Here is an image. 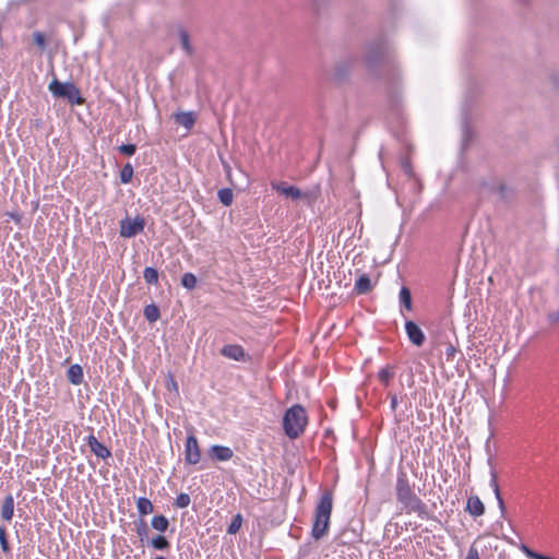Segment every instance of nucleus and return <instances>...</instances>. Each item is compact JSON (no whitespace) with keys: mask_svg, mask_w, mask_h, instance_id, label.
I'll return each instance as SVG.
<instances>
[{"mask_svg":"<svg viewBox=\"0 0 559 559\" xmlns=\"http://www.w3.org/2000/svg\"><path fill=\"white\" fill-rule=\"evenodd\" d=\"M143 314L144 318L151 323L156 322L160 316L158 307L154 304L145 306Z\"/></svg>","mask_w":559,"mask_h":559,"instance_id":"nucleus-26","label":"nucleus"},{"mask_svg":"<svg viewBox=\"0 0 559 559\" xmlns=\"http://www.w3.org/2000/svg\"><path fill=\"white\" fill-rule=\"evenodd\" d=\"M48 91L55 98L64 99L71 105H83L85 103L80 88L72 82H61L55 78L49 83Z\"/></svg>","mask_w":559,"mask_h":559,"instance_id":"nucleus-5","label":"nucleus"},{"mask_svg":"<svg viewBox=\"0 0 559 559\" xmlns=\"http://www.w3.org/2000/svg\"><path fill=\"white\" fill-rule=\"evenodd\" d=\"M400 302L407 311L413 309L412 293L408 287L403 286L399 294Z\"/></svg>","mask_w":559,"mask_h":559,"instance_id":"nucleus-24","label":"nucleus"},{"mask_svg":"<svg viewBox=\"0 0 559 559\" xmlns=\"http://www.w3.org/2000/svg\"><path fill=\"white\" fill-rule=\"evenodd\" d=\"M147 544H150L155 550L159 551H165L170 547V542L162 534L153 537Z\"/></svg>","mask_w":559,"mask_h":559,"instance_id":"nucleus-22","label":"nucleus"},{"mask_svg":"<svg viewBox=\"0 0 559 559\" xmlns=\"http://www.w3.org/2000/svg\"><path fill=\"white\" fill-rule=\"evenodd\" d=\"M221 355L235 361L246 362L250 359L249 354H247L245 348L238 344H227L223 346Z\"/></svg>","mask_w":559,"mask_h":559,"instance_id":"nucleus-9","label":"nucleus"},{"mask_svg":"<svg viewBox=\"0 0 559 559\" xmlns=\"http://www.w3.org/2000/svg\"><path fill=\"white\" fill-rule=\"evenodd\" d=\"M151 526L159 533H165L169 527V520L163 514L154 515L151 520Z\"/></svg>","mask_w":559,"mask_h":559,"instance_id":"nucleus-20","label":"nucleus"},{"mask_svg":"<svg viewBox=\"0 0 559 559\" xmlns=\"http://www.w3.org/2000/svg\"><path fill=\"white\" fill-rule=\"evenodd\" d=\"M397 396L395 394H391L390 395V407L393 412L396 411V407H397Z\"/></svg>","mask_w":559,"mask_h":559,"instance_id":"nucleus-41","label":"nucleus"},{"mask_svg":"<svg viewBox=\"0 0 559 559\" xmlns=\"http://www.w3.org/2000/svg\"><path fill=\"white\" fill-rule=\"evenodd\" d=\"M136 535L142 544L148 543V525L144 519L134 522Z\"/></svg>","mask_w":559,"mask_h":559,"instance_id":"nucleus-21","label":"nucleus"},{"mask_svg":"<svg viewBox=\"0 0 559 559\" xmlns=\"http://www.w3.org/2000/svg\"><path fill=\"white\" fill-rule=\"evenodd\" d=\"M217 198L223 205L229 206L234 200L233 190L229 188L219 189L217 192Z\"/></svg>","mask_w":559,"mask_h":559,"instance_id":"nucleus-27","label":"nucleus"},{"mask_svg":"<svg viewBox=\"0 0 559 559\" xmlns=\"http://www.w3.org/2000/svg\"><path fill=\"white\" fill-rule=\"evenodd\" d=\"M535 559H554V558L538 552Z\"/></svg>","mask_w":559,"mask_h":559,"instance_id":"nucleus-44","label":"nucleus"},{"mask_svg":"<svg viewBox=\"0 0 559 559\" xmlns=\"http://www.w3.org/2000/svg\"><path fill=\"white\" fill-rule=\"evenodd\" d=\"M197 282V277L193 273L187 272L181 276V285L189 290L195 288Z\"/></svg>","mask_w":559,"mask_h":559,"instance_id":"nucleus-31","label":"nucleus"},{"mask_svg":"<svg viewBox=\"0 0 559 559\" xmlns=\"http://www.w3.org/2000/svg\"><path fill=\"white\" fill-rule=\"evenodd\" d=\"M473 518L481 516L485 513V506L478 496H469L465 509Z\"/></svg>","mask_w":559,"mask_h":559,"instance_id":"nucleus-14","label":"nucleus"},{"mask_svg":"<svg viewBox=\"0 0 559 559\" xmlns=\"http://www.w3.org/2000/svg\"><path fill=\"white\" fill-rule=\"evenodd\" d=\"M170 388H177V384H176V382L173 379H171Z\"/></svg>","mask_w":559,"mask_h":559,"instance_id":"nucleus-46","label":"nucleus"},{"mask_svg":"<svg viewBox=\"0 0 559 559\" xmlns=\"http://www.w3.org/2000/svg\"><path fill=\"white\" fill-rule=\"evenodd\" d=\"M33 40L34 43L41 49L46 48V36L41 32H35L33 34Z\"/></svg>","mask_w":559,"mask_h":559,"instance_id":"nucleus-36","label":"nucleus"},{"mask_svg":"<svg viewBox=\"0 0 559 559\" xmlns=\"http://www.w3.org/2000/svg\"><path fill=\"white\" fill-rule=\"evenodd\" d=\"M174 119L176 123L185 127L189 131L193 128L197 116L193 111H179L174 115Z\"/></svg>","mask_w":559,"mask_h":559,"instance_id":"nucleus-15","label":"nucleus"},{"mask_svg":"<svg viewBox=\"0 0 559 559\" xmlns=\"http://www.w3.org/2000/svg\"><path fill=\"white\" fill-rule=\"evenodd\" d=\"M393 376L394 371L393 368L390 366H386L385 368L381 369L378 373L379 380L385 385L389 384Z\"/></svg>","mask_w":559,"mask_h":559,"instance_id":"nucleus-32","label":"nucleus"},{"mask_svg":"<svg viewBox=\"0 0 559 559\" xmlns=\"http://www.w3.org/2000/svg\"><path fill=\"white\" fill-rule=\"evenodd\" d=\"M170 388H177V384H176V382L173 379H171Z\"/></svg>","mask_w":559,"mask_h":559,"instance_id":"nucleus-47","label":"nucleus"},{"mask_svg":"<svg viewBox=\"0 0 559 559\" xmlns=\"http://www.w3.org/2000/svg\"><path fill=\"white\" fill-rule=\"evenodd\" d=\"M209 454L212 459L218 462H226L233 457L234 452L228 447L214 444L210 448Z\"/></svg>","mask_w":559,"mask_h":559,"instance_id":"nucleus-13","label":"nucleus"},{"mask_svg":"<svg viewBox=\"0 0 559 559\" xmlns=\"http://www.w3.org/2000/svg\"><path fill=\"white\" fill-rule=\"evenodd\" d=\"M145 227V221L141 216L134 218L126 217L120 221L119 234L123 238H132L142 233Z\"/></svg>","mask_w":559,"mask_h":559,"instance_id":"nucleus-6","label":"nucleus"},{"mask_svg":"<svg viewBox=\"0 0 559 559\" xmlns=\"http://www.w3.org/2000/svg\"><path fill=\"white\" fill-rule=\"evenodd\" d=\"M134 170L130 163H127L120 170V181L124 185L132 180Z\"/></svg>","mask_w":559,"mask_h":559,"instance_id":"nucleus-30","label":"nucleus"},{"mask_svg":"<svg viewBox=\"0 0 559 559\" xmlns=\"http://www.w3.org/2000/svg\"><path fill=\"white\" fill-rule=\"evenodd\" d=\"M462 130H463V146H466L467 142L472 139V131L469 130V128L467 126L466 119L463 120Z\"/></svg>","mask_w":559,"mask_h":559,"instance_id":"nucleus-37","label":"nucleus"},{"mask_svg":"<svg viewBox=\"0 0 559 559\" xmlns=\"http://www.w3.org/2000/svg\"><path fill=\"white\" fill-rule=\"evenodd\" d=\"M83 368L80 365L74 364L69 367L67 371V378L70 383L80 385L83 382Z\"/></svg>","mask_w":559,"mask_h":559,"instance_id":"nucleus-18","label":"nucleus"},{"mask_svg":"<svg viewBox=\"0 0 559 559\" xmlns=\"http://www.w3.org/2000/svg\"><path fill=\"white\" fill-rule=\"evenodd\" d=\"M353 66H354V60H352V59H344V60L338 61L334 68L333 76H334L335 81H337V82L345 81L348 78V75L353 69Z\"/></svg>","mask_w":559,"mask_h":559,"instance_id":"nucleus-12","label":"nucleus"},{"mask_svg":"<svg viewBox=\"0 0 559 559\" xmlns=\"http://www.w3.org/2000/svg\"><path fill=\"white\" fill-rule=\"evenodd\" d=\"M365 63L370 71L381 66L384 70V80L388 84L393 106L397 105V88L400 74L395 68L392 48L389 41L380 36L366 46Z\"/></svg>","mask_w":559,"mask_h":559,"instance_id":"nucleus-1","label":"nucleus"},{"mask_svg":"<svg viewBox=\"0 0 559 559\" xmlns=\"http://www.w3.org/2000/svg\"><path fill=\"white\" fill-rule=\"evenodd\" d=\"M465 559H479V554L476 547L471 546Z\"/></svg>","mask_w":559,"mask_h":559,"instance_id":"nucleus-40","label":"nucleus"},{"mask_svg":"<svg viewBox=\"0 0 559 559\" xmlns=\"http://www.w3.org/2000/svg\"><path fill=\"white\" fill-rule=\"evenodd\" d=\"M14 515V499L12 495H8L1 506V519L10 522Z\"/></svg>","mask_w":559,"mask_h":559,"instance_id":"nucleus-17","label":"nucleus"},{"mask_svg":"<svg viewBox=\"0 0 559 559\" xmlns=\"http://www.w3.org/2000/svg\"><path fill=\"white\" fill-rule=\"evenodd\" d=\"M332 508L333 495L331 491H324L314 510V521L311 535L316 540L321 539L328 533Z\"/></svg>","mask_w":559,"mask_h":559,"instance_id":"nucleus-3","label":"nucleus"},{"mask_svg":"<svg viewBox=\"0 0 559 559\" xmlns=\"http://www.w3.org/2000/svg\"><path fill=\"white\" fill-rule=\"evenodd\" d=\"M404 169L406 173H409L411 171V166L408 164H405L404 165Z\"/></svg>","mask_w":559,"mask_h":559,"instance_id":"nucleus-45","label":"nucleus"},{"mask_svg":"<svg viewBox=\"0 0 559 559\" xmlns=\"http://www.w3.org/2000/svg\"><path fill=\"white\" fill-rule=\"evenodd\" d=\"M119 152L123 155H127V156H132L134 155V153L136 152V145L135 144H131V143H128V144H121L119 147H118Z\"/></svg>","mask_w":559,"mask_h":559,"instance_id":"nucleus-35","label":"nucleus"},{"mask_svg":"<svg viewBox=\"0 0 559 559\" xmlns=\"http://www.w3.org/2000/svg\"><path fill=\"white\" fill-rule=\"evenodd\" d=\"M308 425V416L305 407L295 404L287 408L283 416V429L289 439L299 438Z\"/></svg>","mask_w":559,"mask_h":559,"instance_id":"nucleus-4","label":"nucleus"},{"mask_svg":"<svg viewBox=\"0 0 559 559\" xmlns=\"http://www.w3.org/2000/svg\"><path fill=\"white\" fill-rule=\"evenodd\" d=\"M273 188L281 194H284L287 198L293 200L304 199L308 204L312 201V195L309 192H302L299 188L295 186H288L285 182H280L277 185H273Z\"/></svg>","mask_w":559,"mask_h":559,"instance_id":"nucleus-8","label":"nucleus"},{"mask_svg":"<svg viewBox=\"0 0 559 559\" xmlns=\"http://www.w3.org/2000/svg\"><path fill=\"white\" fill-rule=\"evenodd\" d=\"M136 509L141 516H145L153 512L154 507L150 499H147L145 497H140L136 500Z\"/></svg>","mask_w":559,"mask_h":559,"instance_id":"nucleus-23","label":"nucleus"},{"mask_svg":"<svg viewBox=\"0 0 559 559\" xmlns=\"http://www.w3.org/2000/svg\"><path fill=\"white\" fill-rule=\"evenodd\" d=\"M191 502L190 496L188 493H179L174 502V506L178 509L187 508Z\"/></svg>","mask_w":559,"mask_h":559,"instance_id":"nucleus-34","label":"nucleus"},{"mask_svg":"<svg viewBox=\"0 0 559 559\" xmlns=\"http://www.w3.org/2000/svg\"><path fill=\"white\" fill-rule=\"evenodd\" d=\"M179 39H180V44H181V47L185 50V52L188 56L193 55L194 50L190 43V36H189V33L185 28L179 29Z\"/></svg>","mask_w":559,"mask_h":559,"instance_id":"nucleus-25","label":"nucleus"},{"mask_svg":"<svg viewBox=\"0 0 559 559\" xmlns=\"http://www.w3.org/2000/svg\"><path fill=\"white\" fill-rule=\"evenodd\" d=\"M405 331L409 342L415 346L419 347L425 343V334L423 330L419 328V325L414 321L407 320L405 322Z\"/></svg>","mask_w":559,"mask_h":559,"instance_id":"nucleus-10","label":"nucleus"},{"mask_svg":"<svg viewBox=\"0 0 559 559\" xmlns=\"http://www.w3.org/2000/svg\"><path fill=\"white\" fill-rule=\"evenodd\" d=\"M7 215H8L11 219H13L16 224H19V223H20V221H21V215H20L19 213H16V212H8V213H7Z\"/></svg>","mask_w":559,"mask_h":559,"instance_id":"nucleus-43","label":"nucleus"},{"mask_svg":"<svg viewBox=\"0 0 559 559\" xmlns=\"http://www.w3.org/2000/svg\"><path fill=\"white\" fill-rule=\"evenodd\" d=\"M373 288V284L368 274L364 273L355 282L354 290L357 295H366Z\"/></svg>","mask_w":559,"mask_h":559,"instance_id":"nucleus-16","label":"nucleus"},{"mask_svg":"<svg viewBox=\"0 0 559 559\" xmlns=\"http://www.w3.org/2000/svg\"><path fill=\"white\" fill-rule=\"evenodd\" d=\"M201 460V450L197 437L191 433L187 437L185 444V461L189 465H195Z\"/></svg>","mask_w":559,"mask_h":559,"instance_id":"nucleus-7","label":"nucleus"},{"mask_svg":"<svg viewBox=\"0 0 559 559\" xmlns=\"http://www.w3.org/2000/svg\"><path fill=\"white\" fill-rule=\"evenodd\" d=\"M143 278L148 285H156L158 282V271L155 267L147 266L143 271Z\"/></svg>","mask_w":559,"mask_h":559,"instance_id":"nucleus-28","label":"nucleus"},{"mask_svg":"<svg viewBox=\"0 0 559 559\" xmlns=\"http://www.w3.org/2000/svg\"><path fill=\"white\" fill-rule=\"evenodd\" d=\"M86 444L90 447L91 451L99 459L106 460L111 456L110 450L98 441V439L94 435H88L85 438Z\"/></svg>","mask_w":559,"mask_h":559,"instance_id":"nucleus-11","label":"nucleus"},{"mask_svg":"<svg viewBox=\"0 0 559 559\" xmlns=\"http://www.w3.org/2000/svg\"><path fill=\"white\" fill-rule=\"evenodd\" d=\"M489 485H490V487L492 488V490L495 492V496H496L499 509L503 513L504 510H506V506H504V501H503V499L501 497L499 485H498V481H497V473H496V471L493 468H491V471H490V483H489Z\"/></svg>","mask_w":559,"mask_h":559,"instance_id":"nucleus-19","label":"nucleus"},{"mask_svg":"<svg viewBox=\"0 0 559 559\" xmlns=\"http://www.w3.org/2000/svg\"><path fill=\"white\" fill-rule=\"evenodd\" d=\"M457 350L454 345L449 344L445 348L447 360L452 361L456 355Z\"/></svg>","mask_w":559,"mask_h":559,"instance_id":"nucleus-38","label":"nucleus"},{"mask_svg":"<svg viewBox=\"0 0 559 559\" xmlns=\"http://www.w3.org/2000/svg\"><path fill=\"white\" fill-rule=\"evenodd\" d=\"M242 522H243V518L240 513H237L236 515H234L230 524L227 527V533L230 535L237 534L242 525Z\"/></svg>","mask_w":559,"mask_h":559,"instance_id":"nucleus-29","label":"nucleus"},{"mask_svg":"<svg viewBox=\"0 0 559 559\" xmlns=\"http://www.w3.org/2000/svg\"><path fill=\"white\" fill-rule=\"evenodd\" d=\"M396 500L402 504V510L407 514L416 513L425 520L429 518L427 504L414 492L405 472H400L395 485Z\"/></svg>","mask_w":559,"mask_h":559,"instance_id":"nucleus-2","label":"nucleus"},{"mask_svg":"<svg viewBox=\"0 0 559 559\" xmlns=\"http://www.w3.org/2000/svg\"><path fill=\"white\" fill-rule=\"evenodd\" d=\"M548 320H549L551 323H557V322H559V310L554 311V312H550V313L548 314Z\"/></svg>","mask_w":559,"mask_h":559,"instance_id":"nucleus-42","label":"nucleus"},{"mask_svg":"<svg viewBox=\"0 0 559 559\" xmlns=\"http://www.w3.org/2000/svg\"><path fill=\"white\" fill-rule=\"evenodd\" d=\"M521 550L525 554V556L530 559H535L537 554L536 551L532 550L530 547H527L526 545H522L521 546Z\"/></svg>","mask_w":559,"mask_h":559,"instance_id":"nucleus-39","label":"nucleus"},{"mask_svg":"<svg viewBox=\"0 0 559 559\" xmlns=\"http://www.w3.org/2000/svg\"><path fill=\"white\" fill-rule=\"evenodd\" d=\"M0 546H1L2 551L5 555H9L11 552V546L8 540L5 527H0Z\"/></svg>","mask_w":559,"mask_h":559,"instance_id":"nucleus-33","label":"nucleus"}]
</instances>
